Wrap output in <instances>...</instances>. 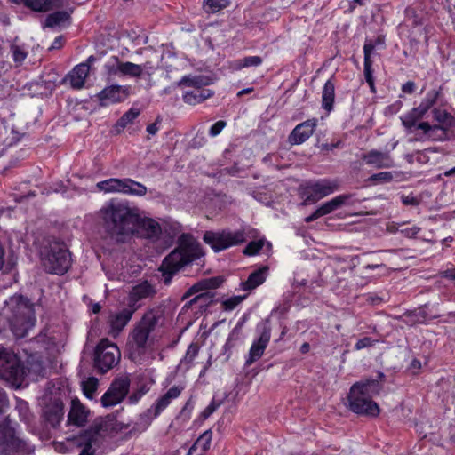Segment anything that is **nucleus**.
Listing matches in <instances>:
<instances>
[{"label":"nucleus","mask_w":455,"mask_h":455,"mask_svg":"<svg viewBox=\"0 0 455 455\" xmlns=\"http://www.w3.org/2000/svg\"><path fill=\"white\" fill-rule=\"evenodd\" d=\"M139 211L138 207H131L127 202L111 200L100 210L99 215L110 237L124 243L134 236Z\"/></svg>","instance_id":"obj_1"},{"label":"nucleus","mask_w":455,"mask_h":455,"mask_svg":"<svg viewBox=\"0 0 455 455\" xmlns=\"http://www.w3.org/2000/svg\"><path fill=\"white\" fill-rule=\"evenodd\" d=\"M164 310L156 307L148 309L134 325L128 342L129 357L133 362L141 363L148 342L154 339L155 333L164 325Z\"/></svg>","instance_id":"obj_2"},{"label":"nucleus","mask_w":455,"mask_h":455,"mask_svg":"<svg viewBox=\"0 0 455 455\" xmlns=\"http://www.w3.org/2000/svg\"><path fill=\"white\" fill-rule=\"evenodd\" d=\"M201 256L199 243L192 235L182 234L179 237L178 247L164 259L159 267L164 283L169 285L174 275Z\"/></svg>","instance_id":"obj_3"},{"label":"nucleus","mask_w":455,"mask_h":455,"mask_svg":"<svg viewBox=\"0 0 455 455\" xmlns=\"http://www.w3.org/2000/svg\"><path fill=\"white\" fill-rule=\"evenodd\" d=\"M2 315L17 338H23L36 321L33 304L21 295H14L5 301Z\"/></svg>","instance_id":"obj_4"},{"label":"nucleus","mask_w":455,"mask_h":455,"mask_svg":"<svg viewBox=\"0 0 455 455\" xmlns=\"http://www.w3.org/2000/svg\"><path fill=\"white\" fill-rule=\"evenodd\" d=\"M382 385L376 379H366L355 383L349 391V409L360 415L377 417L379 413V405L372 397L379 395Z\"/></svg>","instance_id":"obj_5"},{"label":"nucleus","mask_w":455,"mask_h":455,"mask_svg":"<svg viewBox=\"0 0 455 455\" xmlns=\"http://www.w3.org/2000/svg\"><path fill=\"white\" fill-rule=\"evenodd\" d=\"M42 265L51 274L63 275L71 264L70 253L66 244L52 239L41 251Z\"/></svg>","instance_id":"obj_6"},{"label":"nucleus","mask_w":455,"mask_h":455,"mask_svg":"<svg viewBox=\"0 0 455 455\" xmlns=\"http://www.w3.org/2000/svg\"><path fill=\"white\" fill-rule=\"evenodd\" d=\"M121 359L118 347L108 339H101L94 351V366L101 373L114 368Z\"/></svg>","instance_id":"obj_7"},{"label":"nucleus","mask_w":455,"mask_h":455,"mask_svg":"<svg viewBox=\"0 0 455 455\" xmlns=\"http://www.w3.org/2000/svg\"><path fill=\"white\" fill-rule=\"evenodd\" d=\"M245 230L236 231H206L204 235V241L208 243L215 251H220L229 247L238 245L245 242Z\"/></svg>","instance_id":"obj_8"},{"label":"nucleus","mask_w":455,"mask_h":455,"mask_svg":"<svg viewBox=\"0 0 455 455\" xmlns=\"http://www.w3.org/2000/svg\"><path fill=\"white\" fill-rule=\"evenodd\" d=\"M24 370L18 357L5 348H0V378L19 387L22 381Z\"/></svg>","instance_id":"obj_9"},{"label":"nucleus","mask_w":455,"mask_h":455,"mask_svg":"<svg viewBox=\"0 0 455 455\" xmlns=\"http://www.w3.org/2000/svg\"><path fill=\"white\" fill-rule=\"evenodd\" d=\"M112 419H105L96 422L90 429L78 436L75 440L76 445L81 449L78 455H94L93 446L96 444L99 435L108 432L109 427L112 426Z\"/></svg>","instance_id":"obj_10"},{"label":"nucleus","mask_w":455,"mask_h":455,"mask_svg":"<svg viewBox=\"0 0 455 455\" xmlns=\"http://www.w3.org/2000/svg\"><path fill=\"white\" fill-rule=\"evenodd\" d=\"M183 387L173 386L167 390L161 397H159L155 404L147 410V411L140 415V420L143 425V429L147 428L151 421L156 418L171 403L172 400L178 398L183 391Z\"/></svg>","instance_id":"obj_11"},{"label":"nucleus","mask_w":455,"mask_h":455,"mask_svg":"<svg viewBox=\"0 0 455 455\" xmlns=\"http://www.w3.org/2000/svg\"><path fill=\"white\" fill-rule=\"evenodd\" d=\"M116 65H108V75H116L120 73L123 76H131L133 78L140 77L143 73L150 75L151 72L156 68L154 63L150 60L144 62L143 64H135L132 62H121L117 58H114Z\"/></svg>","instance_id":"obj_12"},{"label":"nucleus","mask_w":455,"mask_h":455,"mask_svg":"<svg viewBox=\"0 0 455 455\" xmlns=\"http://www.w3.org/2000/svg\"><path fill=\"white\" fill-rule=\"evenodd\" d=\"M338 188L339 183L336 180H321L308 183L304 188V195L306 196L304 204L315 203L332 194Z\"/></svg>","instance_id":"obj_13"},{"label":"nucleus","mask_w":455,"mask_h":455,"mask_svg":"<svg viewBox=\"0 0 455 455\" xmlns=\"http://www.w3.org/2000/svg\"><path fill=\"white\" fill-rule=\"evenodd\" d=\"M130 380L128 378H120L112 382L107 392L101 397L104 407H111L120 403L129 391Z\"/></svg>","instance_id":"obj_14"},{"label":"nucleus","mask_w":455,"mask_h":455,"mask_svg":"<svg viewBox=\"0 0 455 455\" xmlns=\"http://www.w3.org/2000/svg\"><path fill=\"white\" fill-rule=\"evenodd\" d=\"M26 450V442L16 437L11 427L0 426V454L23 452Z\"/></svg>","instance_id":"obj_15"},{"label":"nucleus","mask_w":455,"mask_h":455,"mask_svg":"<svg viewBox=\"0 0 455 455\" xmlns=\"http://www.w3.org/2000/svg\"><path fill=\"white\" fill-rule=\"evenodd\" d=\"M162 233L160 224L154 219L142 215L140 210L138 213V222L135 224L134 236H141L152 241L159 239Z\"/></svg>","instance_id":"obj_16"},{"label":"nucleus","mask_w":455,"mask_h":455,"mask_svg":"<svg viewBox=\"0 0 455 455\" xmlns=\"http://www.w3.org/2000/svg\"><path fill=\"white\" fill-rule=\"evenodd\" d=\"M136 310L137 307H132V305H129L127 307L117 312L111 313L108 317L110 334L114 337L117 336L130 322Z\"/></svg>","instance_id":"obj_17"},{"label":"nucleus","mask_w":455,"mask_h":455,"mask_svg":"<svg viewBox=\"0 0 455 455\" xmlns=\"http://www.w3.org/2000/svg\"><path fill=\"white\" fill-rule=\"evenodd\" d=\"M63 417V403L58 398H51L43 409V418L52 427L56 428Z\"/></svg>","instance_id":"obj_18"},{"label":"nucleus","mask_w":455,"mask_h":455,"mask_svg":"<svg viewBox=\"0 0 455 455\" xmlns=\"http://www.w3.org/2000/svg\"><path fill=\"white\" fill-rule=\"evenodd\" d=\"M316 120H307L298 124L289 135L288 140L291 145H299L305 142L314 132Z\"/></svg>","instance_id":"obj_19"},{"label":"nucleus","mask_w":455,"mask_h":455,"mask_svg":"<svg viewBox=\"0 0 455 455\" xmlns=\"http://www.w3.org/2000/svg\"><path fill=\"white\" fill-rule=\"evenodd\" d=\"M363 159L366 164L378 169L392 168L395 166V162L388 152L373 149L363 155Z\"/></svg>","instance_id":"obj_20"},{"label":"nucleus","mask_w":455,"mask_h":455,"mask_svg":"<svg viewBox=\"0 0 455 455\" xmlns=\"http://www.w3.org/2000/svg\"><path fill=\"white\" fill-rule=\"evenodd\" d=\"M127 95V91L121 85H110L104 88L97 94L101 106L123 100Z\"/></svg>","instance_id":"obj_21"},{"label":"nucleus","mask_w":455,"mask_h":455,"mask_svg":"<svg viewBox=\"0 0 455 455\" xmlns=\"http://www.w3.org/2000/svg\"><path fill=\"white\" fill-rule=\"evenodd\" d=\"M269 340L270 329L265 327L259 339L254 341L251 347L249 357L246 360L247 365L251 364L252 363H254L256 360L259 359L262 356L266 347H267Z\"/></svg>","instance_id":"obj_22"},{"label":"nucleus","mask_w":455,"mask_h":455,"mask_svg":"<svg viewBox=\"0 0 455 455\" xmlns=\"http://www.w3.org/2000/svg\"><path fill=\"white\" fill-rule=\"evenodd\" d=\"M156 293L155 287L145 281L134 286L129 293V305L135 307V304L143 299L152 298Z\"/></svg>","instance_id":"obj_23"},{"label":"nucleus","mask_w":455,"mask_h":455,"mask_svg":"<svg viewBox=\"0 0 455 455\" xmlns=\"http://www.w3.org/2000/svg\"><path fill=\"white\" fill-rule=\"evenodd\" d=\"M90 66L87 63L76 65L66 77L69 81L70 86L74 89H81L84 85L86 77L88 76Z\"/></svg>","instance_id":"obj_24"},{"label":"nucleus","mask_w":455,"mask_h":455,"mask_svg":"<svg viewBox=\"0 0 455 455\" xmlns=\"http://www.w3.org/2000/svg\"><path fill=\"white\" fill-rule=\"evenodd\" d=\"M376 44L372 42L365 43L363 46V53H364V76L365 80L370 85L371 91L375 92L374 80L372 76L371 65L372 61L371 60V55L375 51Z\"/></svg>","instance_id":"obj_25"},{"label":"nucleus","mask_w":455,"mask_h":455,"mask_svg":"<svg viewBox=\"0 0 455 455\" xmlns=\"http://www.w3.org/2000/svg\"><path fill=\"white\" fill-rule=\"evenodd\" d=\"M88 411L79 403L72 401L71 409L68 415V419L70 424L81 427L87 421Z\"/></svg>","instance_id":"obj_26"},{"label":"nucleus","mask_w":455,"mask_h":455,"mask_svg":"<svg viewBox=\"0 0 455 455\" xmlns=\"http://www.w3.org/2000/svg\"><path fill=\"white\" fill-rule=\"evenodd\" d=\"M221 283L222 280L219 277H212L199 281L187 291L182 299H185L199 291L216 289L220 285Z\"/></svg>","instance_id":"obj_27"},{"label":"nucleus","mask_w":455,"mask_h":455,"mask_svg":"<svg viewBox=\"0 0 455 455\" xmlns=\"http://www.w3.org/2000/svg\"><path fill=\"white\" fill-rule=\"evenodd\" d=\"M221 283L222 280L219 277H212L199 281L187 291L182 299H185L199 291L216 289L220 285Z\"/></svg>","instance_id":"obj_28"},{"label":"nucleus","mask_w":455,"mask_h":455,"mask_svg":"<svg viewBox=\"0 0 455 455\" xmlns=\"http://www.w3.org/2000/svg\"><path fill=\"white\" fill-rule=\"evenodd\" d=\"M418 128L423 131L426 138L432 140H443L447 137L446 128L442 125H430L427 122H421Z\"/></svg>","instance_id":"obj_29"},{"label":"nucleus","mask_w":455,"mask_h":455,"mask_svg":"<svg viewBox=\"0 0 455 455\" xmlns=\"http://www.w3.org/2000/svg\"><path fill=\"white\" fill-rule=\"evenodd\" d=\"M267 267H263L252 272L248 279L241 283L243 291H251L262 284L267 277Z\"/></svg>","instance_id":"obj_30"},{"label":"nucleus","mask_w":455,"mask_h":455,"mask_svg":"<svg viewBox=\"0 0 455 455\" xmlns=\"http://www.w3.org/2000/svg\"><path fill=\"white\" fill-rule=\"evenodd\" d=\"M147 187L132 179H122L121 193L134 196H143L147 194Z\"/></svg>","instance_id":"obj_31"},{"label":"nucleus","mask_w":455,"mask_h":455,"mask_svg":"<svg viewBox=\"0 0 455 455\" xmlns=\"http://www.w3.org/2000/svg\"><path fill=\"white\" fill-rule=\"evenodd\" d=\"M212 95V92L208 89L195 87L192 91L187 92L183 95V100L190 105L201 103Z\"/></svg>","instance_id":"obj_32"},{"label":"nucleus","mask_w":455,"mask_h":455,"mask_svg":"<svg viewBox=\"0 0 455 455\" xmlns=\"http://www.w3.org/2000/svg\"><path fill=\"white\" fill-rule=\"evenodd\" d=\"M211 441L212 432L210 430L204 431L189 449L188 455H203L209 449Z\"/></svg>","instance_id":"obj_33"},{"label":"nucleus","mask_w":455,"mask_h":455,"mask_svg":"<svg viewBox=\"0 0 455 455\" xmlns=\"http://www.w3.org/2000/svg\"><path fill=\"white\" fill-rule=\"evenodd\" d=\"M334 100L335 86L331 80H328L325 83L322 92V106L327 112H331L332 110Z\"/></svg>","instance_id":"obj_34"},{"label":"nucleus","mask_w":455,"mask_h":455,"mask_svg":"<svg viewBox=\"0 0 455 455\" xmlns=\"http://www.w3.org/2000/svg\"><path fill=\"white\" fill-rule=\"evenodd\" d=\"M69 13L66 11L55 12L47 16L44 27L54 28L64 25L69 20Z\"/></svg>","instance_id":"obj_35"},{"label":"nucleus","mask_w":455,"mask_h":455,"mask_svg":"<svg viewBox=\"0 0 455 455\" xmlns=\"http://www.w3.org/2000/svg\"><path fill=\"white\" fill-rule=\"evenodd\" d=\"M96 187L105 193H121L122 179L111 178L97 183Z\"/></svg>","instance_id":"obj_36"},{"label":"nucleus","mask_w":455,"mask_h":455,"mask_svg":"<svg viewBox=\"0 0 455 455\" xmlns=\"http://www.w3.org/2000/svg\"><path fill=\"white\" fill-rule=\"evenodd\" d=\"M436 97L437 92L435 91L428 93L427 98L419 104V106L412 109L414 114L419 118L423 117L427 110L435 104Z\"/></svg>","instance_id":"obj_37"},{"label":"nucleus","mask_w":455,"mask_h":455,"mask_svg":"<svg viewBox=\"0 0 455 455\" xmlns=\"http://www.w3.org/2000/svg\"><path fill=\"white\" fill-rule=\"evenodd\" d=\"M26 6L35 12H45L54 7V0H23Z\"/></svg>","instance_id":"obj_38"},{"label":"nucleus","mask_w":455,"mask_h":455,"mask_svg":"<svg viewBox=\"0 0 455 455\" xmlns=\"http://www.w3.org/2000/svg\"><path fill=\"white\" fill-rule=\"evenodd\" d=\"M140 113V112L138 108H131L129 111L124 113L116 124L117 132H120L129 124L132 123V121L139 116Z\"/></svg>","instance_id":"obj_39"},{"label":"nucleus","mask_w":455,"mask_h":455,"mask_svg":"<svg viewBox=\"0 0 455 455\" xmlns=\"http://www.w3.org/2000/svg\"><path fill=\"white\" fill-rule=\"evenodd\" d=\"M262 58L259 56H249L235 62V68L242 69L248 67H257L262 63Z\"/></svg>","instance_id":"obj_40"},{"label":"nucleus","mask_w":455,"mask_h":455,"mask_svg":"<svg viewBox=\"0 0 455 455\" xmlns=\"http://www.w3.org/2000/svg\"><path fill=\"white\" fill-rule=\"evenodd\" d=\"M419 119H420V118L419 116H417V115H415L412 110L411 112H409L408 114H406L405 116L401 117L403 125L410 132H412L413 128L419 129L418 128L419 124H417V121Z\"/></svg>","instance_id":"obj_41"},{"label":"nucleus","mask_w":455,"mask_h":455,"mask_svg":"<svg viewBox=\"0 0 455 455\" xmlns=\"http://www.w3.org/2000/svg\"><path fill=\"white\" fill-rule=\"evenodd\" d=\"M98 380L96 378H89L83 381V391L86 397L92 399L93 394L97 389Z\"/></svg>","instance_id":"obj_42"},{"label":"nucleus","mask_w":455,"mask_h":455,"mask_svg":"<svg viewBox=\"0 0 455 455\" xmlns=\"http://www.w3.org/2000/svg\"><path fill=\"white\" fill-rule=\"evenodd\" d=\"M228 4V0H204V8L209 12H216Z\"/></svg>","instance_id":"obj_43"},{"label":"nucleus","mask_w":455,"mask_h":455,"mask_svg":"<svg viewBox=\"0 0 455 455\" xmlns=\"http://www.w3.org/2000/svg\"><path fill=\"white\" fill-rule=\"evenodd\" d=\"M263 245V240L250 242L244 248L243 253L249 256L255 255L262 249Z\"/></svg>","instance_id":"obj_44"},{"label":"nucleus","mask_w":455,"mask_h":455,"mask_svg":"<svg viewBox=\"0 0 455 455\" xmlns=\"http://www.w3.org/2000/svg\"><path fill=\"white\" fill-rule=\"evenodd\" d=\"M13 60L20 64L27 58L28 52L23 50L20 46L12 44L11 46Z\"/></svg>","instance_id":"obj_45"},{"label":"nucleus","mask_w":455,"mask_h":455,"mask_svg":"<svg viewBox=\"0 0 455 455\" xmlns=\"http://www.w3.org/2000/svg\"><path fill=\"white\" fill-rule=\"evenodd\" d=\"M394 174L391 172H382L376 174L371 175L369 178V180L378 183H386L389 182L393 180Z\"/></svg>","instance_id":"obj_46"},{"label":"nucleus","mask_w":455,"mask_h":455,"mask_svg":"<svg viewBox=\"0 0 455 455\" xmlns=\"http://www.w3.org/2000/svg\"><path fill=\"white\" fill-rule=\"evenodd\" d=\"M351 196H352L350 194L339 195L332 198L331 200L328 201V203L331 204L332 211H335L338 208L344 205L347 202V200L351 198Z\"/></svg>","instance_id":"obj_47"},{"label":"nucleus","mask_w":455,"mask_h":455,"mask_svg":"<svg viewBox=\"0 0 455 455\" xmlns=\"http://www.w3.org/2000/svg\"><path fill=\"white\" fill-rule=\"evenodd\" d=\"M245 296H234L222 302L223 308L225 310H233L237 307L243 299Z\"/></svg>","instance_id":"obj_48"},{"label":"nucleus","mask_w":455,"mask_h":455,"mask_svg":"<svg viewBox=\"0 0 455 455\" xmlns=\"http://www.w3.org/2000/svg\"><path fill=\"white\" fill-rule=\"evenodd\" d=\"M199 351V347L196 344H191L187 350L186 355L183 358V363L190 364Z\"/></svg>","instance_id":"obj_49"},{"label":"nucleus","mask_w":455,"mask_h":455,"mask_svg":"<svg viewBox=\"0 0 455 455\" xmlns=\"http://www.w3.org/2000/svg\"><path fill=\"white\" fill-rule=\"evenodd\" d=\"M434 116L435 119L439 122L438 125L442 126L447 124L451 118V116L447 112L439 109L434 110Z\"/></svg>","instance_id":"obj_50"},{"label":"nucleus","mask_w":455,"mask_h":455,"mask_svg":"<svg viewBox=\"0 0 455 455\" xmlns=\"http://www.w3.org/2000/svg\"><path fill=\"white\" fill-rule=\"evenodd\" d=\"M180 85H188V86H202L204 84L201 77H189L184 76L179 83Z\"/></svg>","instance_id":"obj_51"},{"label":"nucleus","mask_w":455,"mask_h":455,"mask_svg":"<svg viewBox=\"0 0 455 455\" xmlns=\"http://www.w3.org/2000/svg\"><path fill=\"white\" fill-rule=\"evenodd\" d=\"M375 343V341L373 339H371V338L369 337H364L361 339H359L355 345V348L356 350H361L363 348H365V347H371L373 344Z\"/></svg>","instance_id":"obj_52"},{"label":"nucleus","mask_w":455,"mask_h":455,"mask_svg":"<svg viewBox=\"0 0 455 455\" xmlns=\"http://www.w3.org/2000/svg\"><path fill=\"white\" fill-rule=\"evenodd\" d=\"M226 124V122L222 120L216 122L210 129V135L212 137L217 136L221 132Z\"/></svg>","instance_id":"obj_53"},{"label":"nucleus","mask_w":455,"mask_h":455,"mask_svg":"<svg viewBox=\"0 0 455 455\" xmlns=\"http://www.w3.org/2000/svg\"><path fill=\"white\" fill-rule=\"evenodd\" d=\"M401 199L405 205L417 206L419 204V200L412 195L402 196Z\"/></svg>","instance_id":"obj_54"},{"label":"nucleus","mask_w":455,"mask_h":455,"mask_svg":"<svg viewBox=\"0 0 455 455\" xmlns=\"http://www.w3.org/2000/svg\"><path fill=\"white\" fill-rule=\"evenodd\" d=\"M420 231V228L417 226H413L411 228L401 229L400 232L403 234L404 236L412 238L417 235V234Z\"/></svg>","instance_id":"obj_55"},{"label":"nucleus","mask_w":455,"mask_h":455,"mask_svg":"<svg viewBox=\"0 0 455 455\" xmlns=\"http://www.w3.org/2000/svg\"><path fill=\"white\" fill-rule=\"evenodd\" d=\"M218 404L214 402H212L202 412V417L204 419H207L210 415H212L217 409Z\"/></svg>","instance_id":"obj_56"},{"label":"nucleus","mask_w":455,"mask_h":455,"mask_svg":"<svg viewBox=\"0 0 455 455\" xmlns=\"http://www.w3.org/2000/svg\"><path fill=\"white\" fill-rule=\"evenodd\" d=\"M317 209H318V213H320L321 216H324V215L329 214L333 212L331 207V204L328 202L324 203Z\"/></svg>","instance_id":"obj_57"},{"label":"nucleus","mask_w":455,"mask_h":455,"mask_svg":"<svg viewBox=\"0 0 455 455\" xmlns=\"http://www.w3.org/2000/svg\"><path fill=\"white\" fill-rule=\"evenodd\" d=\"M8 406V400L5 392L0 388V412Z\"/></svg>","instance_id":"obj_58"},{"label":"nucleus","mask_w":455,"mask_h":455,"mask_svg":"<svg viewBox=\"0 0 455 455\" xmlns=\"http://www.w3.org/2000/svg\"><path fill=\"white\" fill-rule=\"evenodd\" d=\"M414 89H415V84L413 82H411V81L405 83L403 85V88H402L403 92H407V93L413 92Z\"/></svg>","instance_id":"obj_59"},{"label":"nucleus","mask_w":455,"mask_h":455,"mask_svg":"<svg viewBox=\"0 0 455 455\" xmlns=\"http://www.w3.org/2000/svg\"><path fill=\"white\" fill-rule=\"evenodd\" d=\"M158 131L157 121L147 126V132L150 135H155Z\"/></svg>","instance_id":"obj_60"},{"label":"nucleus","mask_w":455,"mask_h":455,"mask_svg":"<svg viewBox=\"0 0 455 455\" xmlns=\"http://www.w3.org/2000/svg\"><path fill=\"white\" fill-rule=\"evenodd\" d=\"M145 394L144 391H138L136 393H133L129 398L131 400L132 403H136L138 402L141 396Z\"/></svg>","instance_id":"obj_61"},{"label":"nucleus","mask_w":455,"mask_h":455,"mask_svg":"<svg viewBox=\"0 0 455 455\" xmlns=\"http://www.w3.org/2000/svg\"><path fill=\"white\" fill-rule=\"evenodd\" d=\"M322 217L320 213H318V209H316L311 215L307 216L305 219L306 222H311L318 218Z\"/></svg>","instance_id":"obj_62"},{"label":"nucleus","mask_w":455,"mask_h":455,"mask_svg":"<svg viewBox=\"0 0 455 455\" xmlns=\"http://www.w3.org/2000/svg\"><path fill=\"white\" fill-rule=\"evenodd\" d=\"M443 276L451 279H455V267L445 270L443 272Z\"/></svg>","instance_id":"obj_63"},{"label":"nucleus","mask_w":455,"mask_h":455,"mask_svg":"<svg viewBox=\"0 0 455 455\" xmlns=\"http://www.w3.org/2000/svg\"><path fill=\"white\" fill-rule=\"evenodd\" d=\"M208 295V293H201L197 296H196L195 298H193L190 301H189V305L191 306L193 303H196L203 299H204L206 296Z\"/></svg>","instance_id":"obj_64"}]
</instances>
